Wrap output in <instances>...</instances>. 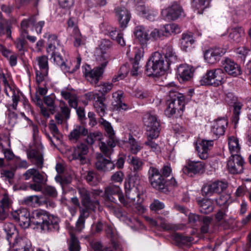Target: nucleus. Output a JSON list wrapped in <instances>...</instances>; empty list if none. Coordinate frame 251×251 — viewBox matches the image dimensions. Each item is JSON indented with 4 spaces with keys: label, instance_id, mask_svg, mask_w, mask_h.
I'll return each mask as SVG.
<instances>
[{
    "label": "nucleus",
    "instance_id": "obj_1",
    "mask_svg": "<svg viewBox=\"0 0 251 251\" xmlns=\"http://www.w3.org/2000/svg\"><path fill=\"white\" fill-rule=\"evenodd\" d=\"M162 51L163 55L156 51L148 60L145 69L147 75L157 77L162 75L171 64L177 61V56L171 45L165 46Z\"/></svg>",
    "mask_w": 251,
    "mask_h": 251
},
{
    "label": "nucleus",
    "instance_id": "obj_2",
    "mask_svg": "<svg viewBox=\"0 0 251 251\" xmlns=\"http://www.w3.org/2000/svg\"><path fill=\"white\" fill-rule=\"evenodd\" d=\"M33 223L42 230L46 231H58L59 229L58 217L49 214L46 211L40 210L33 212Z\"/></svg>",
    "mask_w": 251,
    "mask_h": 251
},
{
    "label": "nucleus",
    "instance_id": "obj_3",
    "mask_svg": "<svg viewBox=\"0 0 251 251\" xmlns=\"http://www.w3.org/2000/svg\"><path fill=\"white\" fill-rule=\"evenodd\" d=\"M138 180L134 179V177H130L127 182L125 184V193L126 198L134 204H136V208L140 212H143L144 207L140 204L143 201L141 198L144 193V189L140 185H135L134 183Z\"/></svg>",
    "mask_w": 251,
    "mask_h": 251
},
{
    "label": "nucleus",
    "instance_id": "obj_4",
    "mask_svg": "<svg viewBox=\"0 0 251 251\" xmlns=\"http://www.w3.org/2000/svg\"><path fill=\"white\" fill-rule=\"evenodd\" d=\"M108 63V59L104 58L100 65L91 69L89 65L84 67L83 74L87 80L92 85L96 86L102 76L104 69Z\"/></svg>",
    "mask_w": 251,
    "mask_h": 251
},
{
    "label": "nucleus",
    "instance_id": "obj_5",
    "mask_svg": "<svg viewBox=\"0 0 251 251\" xmlns=\"http://www.w3.org/2000/svg\"><path fill=\"white\" fill-rule=\"evenodd\" d=\"M143 122L147 126V135L152 138L158 137L160 130V126L155 112H147L143 117Z\"/></svg>",
    "mask_w": 251,
    "mask_h": 251
},
{
    "label": "nucleus",
    "instance_id": "obj_6",
    "mask_svg": "<svg viewBox=\"0 0 251 251\" xmlns=\"http://www.w3.org/2000/svg\"><path fill=\"white\" fill-rule=\"evenodd\" d=\"M148 179L152 188L162 191L167 187V180L161 176L158 169L151 166L148 172Z\"/></svg>",
    "mask_w": 251,
    "mask_h": 251
},
{
    "label": "nucleus",
    "instance_id": "obj_7",
    "mask_svg": "<svg viewBox=\"0 0 251 251\" xmlns=\"http://www.w3.org/2000/svg\"><path fill=\"white\" fill-rule=\"evenodd\" d=\"M224 76L225 73L221 69L210 70L202 76L200 82L202 85L218 86L222 84Z\"/></svg>",
    "mask_w": 251,
    "mask_h": 251
},
{
    "label": "nucleus",
    "instance_id": "obj_8",
    "mask_svg": "<svg viewBox=\"0 0 251 251\" xmlns=\"http://www.w3.org/2000/svg\"><path fill=\"white\" fill-rule=\"evenodd\" d=\"M77 190L80 199L81 204L83 207L80 209H85L90 212V211H95L96 208L100 205V202L97 200L91 199V192L84 187H78Z\"/></svg>",
    "mask_w": 251,
    "mask_h": 251
},
{
    "label": "nucleus",
    "instance_id": "obj_9",
    "mask_svg": "<svg viewBox=\"0 0 251 251\" xmlns=\"http://www.w3.org/2000/svg\"><path fill=\"white\" fill-rule=\"evenodd\" d=\"M48 40L49 44L47 48V51L51 55V58H53L54 61H55L57 57H62L61 53L64 51V47L55 34L49 35Z\"/></svg>",
    "mask_w": 251,
    "mask_h": 251
},
{
    "label": "nucleus",
    "instance_id": "obj_10",
    "mask_svg": "<svg viewBox=\"0 0 251 251\" xmlns=\"http://www.w3.org/2000/svg\"><path fill=\"white\" fill-rule=\"evenodd\" d=\"M227 186L226 182L222 181L206 183L201 189L202 195L210 197L214 194H221L227 188Z\"/></svg>",
    "mask_w": 251,
    "mask_h": 251
},
{
    "label": "nucleus",
    "instance_id": "obj_11",
    "mask_svg": "<svg viewBox=\"0 0 251 251\" xmlns=\"http://www.w3.org/2000/svg\"><path fill=\"white\" fill-rule=\"evenodd\" d=\"M85 97L89 100H94L93 105L96 111L100 117L104 116L106 109V105L103 102L105 100V97L91 92L86 94Z\"/></svg>",
    "mask_w": 251,
    "mask_h": 251
},
{
    "label": "nucleus",
    "instance_id": "obj_12",
    "mask_svg": "<svg viewBox=\"0 0 251 251\" xmlns=\"http://www.w3.org/2000/svg\"><path fill=\"white\" fill-rule=\"evenodd\" d=\"M162 16L168 20L174 21L183 15L182 8L176 2H173L161 12Z\"/></svg>",
    "mask_w": 251,
    "mask_h": 251
},
{
    "label": "nucleus",
    "instance_id": "obj_13",
    "mask_svg": "<svg viewBox=\"0 0 251 251\" xmlns=\"http://www.w3.org/2000/svg\"><path fill=\"white\" fill-rule=\"evenodd\" d=\"M43 147L40 145L38 147L31 149L27 151V156L31 163L37 168L41 169L44 166Z\"/></svg>",
    "mask_w": 251,
    "mask_h": 251
},
{
    "label": "nucleus",
    "instance_id": "obj_14",
    "mask_svg": "<svg viewBox=\"0 0 251 251\" xmlns=\"http://www.w3.org/2000/svg\"><path fill=\"white\" fill-rule=\"evenodd\" d=\"M244 163L243 158L240 155H231L227 163L229 172L232 174L242 173Z\"/></svg>",
    "mask_w": 251,
    "mask_h": 251
},
{
    "label": "nucleus",
    "instance_id": "obj_15",
    "mask_svg": "<svg viewBox=\"0 0 251 251\" xmlns=\"http://www.w3.org/2000/svg\"><path fill=\"white\" fill-rule=\"evenodd\" d=\"M12 217L19 225L24 228L28 227L30 224L29 211L25 208H23L12 212Z\"/></svg>",
    "mask_w": 251,
    "mask_h": 251
},
{
    "label": "nucleus",
    "instance_id": "obj_16",
    "mask_svg": "<svg viewBox=\"0 0 251 251\" xmlns=\"http://www.w3.org/2000/svg\"><path fill=\"white\" fill-rule=\"evenodd\" d=\"M23 177L26 180L32 178L34 183L45 184L47 181V176L43 172H40L37 169L32 168L27 170L24 174Z\"/></svg>",
    "mask_w": 251,
    "mask_h": 251
},
{
    "label": "nucleus",
    "instance_id": "obj_17",
    "mask_svg": "<svg viewBox=\"0 0 251 251\" xmlns=\"http://www.w3.org/2000/svg\"><path fill=\"white\" fill-rule=\"evenodd\" d=\"M226 53L225 49L220 47L209 48L204 52V59L210 64H214Z\"/></svg>",
    "mask_w": 251,
    "mask_h": 251
},
{
    "label": "nucleus",
    "instance_id": "obj_18",
    "mask_svg": "<svg viewBox=\"0 0 251 251\" xmlns=\"http://www.w3.org/2000/svg\"><path fill=\"white\" fill-rule=\"evenodd\" d=\"M88 146L84 143H80L74 148L72 154V159L78 160L80 164H84L87 160L86 155L88 152Z\"/></svg>",
    "mask_w": 251,
    "mask_h": 251
},
{
    "label": "nucleus",
    "instance_id": "obj_19",
    "mask_svg": "<svg viewBox=\"0 0 251 251\" xmlns=\"http://www.w3.org/2000/svg\"><path fill=\"white\" fill-rule=\"evenodd\" d=\"M95 167L99 171L107 172L114 169L115 165L111 160L105 158L100 153L97 156Z\"/></svg>",
    "mask_w": 251,
    "mask_h": 251
},
{
    "label": "nucleus",
    "instance_id": "obj_20",
    "mask_svg": "<svg viewBox=\"0 0 251 251\" xmlns=\"http://www.w3.org/2000/svg\"><path fill=\"white\" fill-rule=\"evenodd\" d=\"M81 60V57L78 56L76 58V64L75 65V67H72L71 63L67 60L65 61L62 57H57L56 59V61L54 62H56L57 65L60 66L61 69L64 73H73L79 68Z\"/></svg>",
    "mask_w": 251,
    "mask_h": 251
},
{
    "label": "nucleus",
    "instance_id": "obj_21",
    "mask_svg": "<svg viewBox=\"0 0 251 251\" xmlns=\"http://www.w3.org/2000/svg\"><path fill=\"white\" fill-rule=\"evenodd\" d=\"M213 144V140H202L199 145L197 146L198 155L201 159L205 160L208 157L209 152L212 148Z\"/></svg>",
    "mask_w": 251,
    "mask_h": 251
},
{
    "label": "nucleus",
    "instance_id": "obj_22",
    "mask_svg": "<svg viewBox=\"0 0 251 251\" xmlns=\"http://www.w3.org/2000/svg\"><path fill=\"white\" fill-rule=\"evenodd\" d=\"M115 12L121 27L126 28L130 19L129 11L124 7H118L115 9Z\"/></svg>",
    "mask_w": 251,
    "mask_h": 251
},
{
    "label": "nucleus",
    "instance_id": "obj_23",
    "mask_svg": "<svg viewBox=\"0 0 251 251\" xmlns=\"http://www.w3.org/2000/svg\"><path fill=\"white\" fill-rule=\"evenodd\" d=\"M223 64L226 72L228 75L236 76L241 74L240 66L232 60L226 58Z\"/></svg>",
    "mask_w": 251,
    "mask_h": 251
},
{
    "label": "nucleus",
    "instance_id": "obj_24",
    "mask_svg": "<svg viewBox=\"0 0 251 251\" xmlns=\"http://www.w3.org/2000/svg\"><path fill=\"white\" fill-rule=\"evenodd\" d=\"M204 164L201 161H194L189 160L187 165L185 166L183 169V173L186 175H189L190 173L196 174L204 170Z\"/></svg>",
    "mask_w": 251,
    "mask_h": 251
},
{
    "label": "nucleus",
    "instance_id": "obj_25",
    "mask_svg": "<svg viewBox=\"0 0 251 251\" xmlns=\"http://www.w3.org/2000/svg\"><path fill=\"white\" fill-rule=\"evenodd\" d=\"M194 69L191 66L181 64L177 69V75L182 81H188L193 76Z\"/></svg>",
    "mask_w": 251,
    "mask_h": 251
},
{
    "label": "nucleus",
    "instance_id": "obj_26",
    "mask_svg": "<svg viewBox=\"0 0 251 251\" xmlns=\"http://www.w3.org/2000/svg\"><path fill=\"white\" fill-rule=\"evenodd\" d=\"M227 124L225 118H219L214 120L211 125V131L216 136L223 135Z\"/></svg>",
    "mask_w": 251,
    "mask_h": 251
},
{
    "label": "nucleus",
    "instance_id": "obj_27",
    "mask_svg": "<svg viewBox=\"0 0 251 251\" xmlns=\"http://www.w3.org/2000/svg\"><path fill=\"white\" fill-rule=\"evenodd\" d=\"M11 200L7 194L2 195L0 200V220H5L8 215L9 209L11 205Z\"/></svg>",
    "mask_w": 251,
    "mask_h": 251
},
{
    "label": "nucleus",
    "instance_id": "obj_28",
    "mask_svg": "<svg viewBox=\"0 0 251 251\" xmlns=\"http://www.w3.org/2000/svg\"><path fill=\"white\" fill-rule=\"evenodd\" d=\"M166 87L168 89V95L169 99L167 100V102L178 101V100H181L185 101V98L182 94L178 93L177 88L175 86L174 83H171L166 85Z\"/></svg>",
    "mask_w": 251,
    "mask_h": 251
},
{
    "label": "nucleus",
    "instance_id": "obj_29",
    "mask_svg": "<svg viewBox=\"0 0 251 251\" xmlns=\"http://www.w3.org/2000/svg\"><path fill=\"white\" fill-rule=\"evenodd\" d=\"M129 163L132 167L133 172L135 173L131 177H134V179L136 180H139L141 175L140 174L138 173V172L142 170L143 162L137 157L132 156L130 159Z\"/></svg>",
    "mask_w": 251,
    "mask_h": 251
},
{
    "label": "nucleus",
    "instance_id": "obj_30",
    "mask_svg": "<svg viewBox=\"0 0 251 251\" xmlns=\"http://www.w3.org/2000/svg\"><path fill=\"white\" fill-rule=\"evenodd\" d=\"M88 133L87 128L82 126L76 125L68 136L70 141L76 143L81 136H85Z\"/></svg>",
    "mask_w": 251,
    "mask_h": 251
},
{
    "label": "nucleus",
    "instance_id": "obj_31",
    "mask_svg": "<svg viewBox=\"0 0 251 251\" xmlns=\"http://www.w3.org/2000/svg\"><path fill=\"white\" fill-rule=\"evenodd\" d=\"M13 251L20 250L28 249L31 248V243L25 237H17L13 243Z\"/></svg>",
    "mask_w": 251,
    "mask_h": 251
},
{
    "label": "nucleus",
    "instance_id": "obj_32",
    "mask_svg": "<svg viewBox=\"0 0 251 251\" xmlns=\"http://www.w3.org/2000/svg\"><path fill=\"white\" fill-rule=\"evenodd\" d=\"M195 40L191 33H184L182 34L180 39L181 49L187 51L191 49Z\"/></svg>",
    "mask_w": 251,
    "mask_h": 251
},
{
    "label": "nucleus",
    "instance_id": "obj_33",
    "mask_svg": "<svg viewBox=\"0 0 251 251\" xmlns=\"http://www.w3.org/2000/svg\"><path fill=\"white\" fill-rule=\"evenodd\" d=\"M134 34L141 45H146L149 39L148 32L143 26H136L134 30Z\"/></svg>",
    "mask_w": 251,
    "mask_h": 251
},
{
    "label": "nucleus",
    "instance_id": "obj_34",
    "mask_svg": "<svg viewBox=\"0 0 251 251\" xmlns=\"http://www.w3.org/2000/svg\"><path fill=\"white\" fill-rule=\"evenodd\" d=\"M143 56V51L141 49H136L135 51L134 58L132 59V68L131 74L132 76H136L138 74V70L140 67V61Z\"/></svg>",
    "mask_w": 251,
    "mask_h": 251
},
{
    "label": "nucleus",
    "instance_id": "obj_35",
    "mask_svg": "<svg viewBox=\"0 0 251 251\" xmlns=\"http://www.w3.org/2000/svg\"><path fill=\"white\" fill-rule=\"evenodd\" d=\"M90 212L85 209H80L79 215L75 223V229L76 231L81 232L85 227L86 219L89 217Z\"/></svg>",
    "mask_w": 251,
    "mask_h": 251
},
{
    "label": "nucleus",
    "instance_id": "obj_36",
    "mask_svg": "<svg viewBox=\"0 0 251 251\" xmlns=\"http://www.w3.org/2000/svg\"><path fill=\"white\" fill-rule=\"evenodd\" d=\"M199 206V211L201 213L208 214L214 210V206L212 201L210 199H203L198 201Z\"/></svg>",
    "mask_w": 251,
    "mask_h": 251
},
{
    "label": "nucleus",
    "instance_id": "obj_37",
    "mask_svg": "<svg viewBox=\"0 0 251 251\" xmlns=\"http://www.w3.org/2000/svg\"><path fill=\"white\" fill-rule=\"evenodd\" d=\"M44 103L47 107L46 110L48 114H53L56 110V106L55 105V96L54 94L46 96L43 99Z\"/></svg>",
    "mask_w": 251,
    "mask_h": 251
},
{
    "label": "nucleus",
    "instance_id": "obj_38",
    "mask_svg": "<svg viewBox=\"0 0 251 251\" xmlns=\"http://www.w3.org/2000/svg\"><path fill=\"white\" fill-rule=\"evenodd\" d=\"M11 26L9 22L4 19L0 14V36L6 34L7 38L11 37Z\"/></svg>",
    "mask_w": 251,
    "mask_h": 251
},
{
    "label": "nucleus",
    "instance_id": "obj_39",
    "mask_svg": "<svg viewBox=\"0 0 251 251\" xmlns=\"http://www.w3.org/2000/svg\"><path fill=\"white\" fill-rule=\"evenodd\" d=\"M122 192L120 187L116 185H109L104 189V196L106 199L114 201L113 195L118 196Z\"/></svg>",
    "mask_w": 251,
    "mask_h": 251
},
{
    "label": "nucleus",
    "instance_id": "obj_40",
    "mask_svg": "<svg viewBox=\"0 0 251 251\" xmlns=\"http://www.w3.org/2000/svg\"><path fill=\"white\" fill-rule=\"evenodd\" d=\"M122 94L115 93L113 94L114 101L112 103L114 109L126 110L128 109V106L125 103L122 102Z\"/></svg>",
    "mask_w": 251,
    "mask_h": 251
},
{
    "label": "nucleus",
    "instance_id": "obj_41",
    "mask_svg": "<svg viewBox=\"0 0 251 251\" xmlns=\"http://www.w3.org/2000/svg\"><path fill=\"white\" fill-rule=\"evenodd\" d=\"M137 10L141 12L144 17L148 20L151 21L155 20L157 16V12L146 7L145 5H139L137 6Z\"/></svg>",
    "mask_w": 251,
    "mask_h": 251
},
{
    "label": "nucleus",
    "instance_id": "obj_42",
    "mask_svg": "<svg viewBox=\"0 0 251 251\" xmlns=\"http://www.w3.org/2000/svg\"><path fill=\"white\" fill-rule=\"evenodd\" d=\"M43 197L42 195L30 196L25 198L23 202L28 206H41L43 205Z\"/></svg>",
    "mask_w": 251,
    "mask_h": 251
},
{
    "label": "nucleus",
    "instance_id": "obj_43",
    "mask_svg": "<svg viewBox=\"0 0 251 251\" xmlns=\"http://www.w3.org/2000/svg\"><path fill=\"white\" fill-rule=\"evenodd\" d=\"M228 147L231 155H239L240 147L237 137L231 136L228 138Z\"/></svg>",
    "mask_w": 251,
    "mask_h": 251
},
{
    "label": "nucleus",
    "instance_id": "obj_44",
    "mask_svg": "<svg viewBox=\"0 0 251 251\" xmlns=\"http://www.w3.org/2000/svg\"><path fill=\"white\" fill-rule=\"evenodd\" d=\"M128 143L129 151L133 154H136L143 149L142 144L137 141L131 134L129 135Z\"/></svg>",
    "mask_w": 251,
    "mask_h": 251
},
{
    "label": "nucleus",
    "instance_id": "obj_45",
    "mask_svg": "<svg viewBox=\"0 0 251 251\" xmlns=\"http://www.w3.org/2000/svg\"><path fill=\"white\" fill-rule=\"evenodd\" d=\"M73 38L74 39V45L75 47H78L85 44L86 37L81 35L77 28H74L73 30Z\"/></svg>",
    "mask_w": 251,
    "mask_h": 251
},
{
    "label": "nucleus",
    "instance_id": "obj_46",
    "mask_svg": "<svg viewBox=\"0 0 251 251\" xmlns=\"http://www.w3.org/2000/svg\"><path fill=\"white\" fill-rule=\"evenodd\" d=\"M244 33V30L241 27H236L231 29L229 34V38L234 42H239Z\"/></svg>",
    "mask_w": 251,
    "mask_h": 251
},
{
    "label": "nucleus",
    "instance_id": "obj_47",
    "mask_svg": "<svg viewBox=\"0 0 251 251\" xmlns=\"http://www.w3.org/2000/svg\"><path fill=\"white\" fill-rule=\"evenodd\" d=\"M165 36H168L173 33L177 34L180 32L179 26L176 24L166 25L164 26Z\"/></svg>",
    "mask_w": 251,
    "mask_h": 251
},
{
    "label": "nucleus",
    "instance_id": "obj_48",
    "mask_svg": "<svg viewBox=\"0 0 251 251\" xmlns=\"http://www.w3.org/2000/svg\"><path fill=\"white\" fill-rule=\"evenodd\" d=\"M84 177L87 183L91 186H96L99 183L96 173L93 171L87 172Z\"/></svg>",
    "mask_w": 251,
    "mask_h": 251
},
{
    "label": "nucleus",
    "instance_id": "obj_49",
    "mask_svg": "<svg viewBox=\"0 0 251 251\" xmlns=\"http://www.w3.org/2000/svg\"><path fill=\"white\" fill-rule=\"evenodd\" d=\"M32 100L39 106L42 115L46 119H48L50 117V115L46 110V107L43 105L41 99L38 95H36L35 97L32 98Z\"/></svg>",
    "mask_w": 251,
    "mask_h": 251
},
{
    "label": "nucleus",
    "instance_id": "obj_50",
    "mask_svg": "<svg viewBox=\"0 0 251 251\" xmlns=\"http://www.w3.org/2000/svg\"><path fill=\"white\" fill-rule=\"evenodd\" d=\"M69 251H80V246L79 241L73 234H71V239L69 242Z\"/></svg>",
    "mask_w": 251,
    "mask_h": 251
},
{
    "label": "nucleus",
    "instance_id": "obj_51",
    "mask_svg": "<svg viewBox=\"0 0 251 251\" xmlns=\"http://www.w3.org/2000/svg\"><path fill=\"white\" fill-rule=\"evenodd\" d=\"M147 140L145 141L144 144L148 146L152 151L156 152H160L161 150L159 146L153 141V139H156V138H152L149 136H147Z\"/></svg>",
    "mask_w": 251,
    "mask_h": 251
},
{
    "label": "nucleus",
    "instance_id": "obj_52",
    "mask_svg": "<svg viewBox=\"0 0 251 251\" xmlns=\"http://www.w3.org/2000/svg\"><path fill=\"white\" fill-rule=\"evenodd\" d=\"M230 196L227 194L221 195L219 198L215 200L216 203L220 206H223L224 209H227L229 204Z\"/></svg>",
    "mask_w": 251,
    "mask_h": 251
},
{
    "label": "nucleus",
    "instance_id": "obj_53",
    "mask_svg": "<svg viewBox=\"0 0 251 251\" xmlns=\"http://www.w3.org/2000/svg\"><path fill=\"white\" fill-rule=\"evenodd\" d=\"M101 138V134L100 132L96 131L90 133L87 138L86 142L90 145H93L96 141H100Z\"/></svg>",
    "mask_w": 251,
    "mask_h": 251
},
{
    "label": "nucleus",
    "instance_id": "obj_54",
    "mask_svg": "<svg viewBox=\"0 0 251 251\" xmlns=\"http://www.w3.org/2000/svg\"><path fill=\"white\" fill-rule=\"evenodd\" d=\"M128 73V69L127 66L125 65L122 66L120 69L118 75L113 77L112 82H115L120 80L123 79L126 77Z\"/></svg>",
    "mask_w": 251,
    "mask_h": 251
},
{
    "label": "nucleus",
    "instance_id": "obj_55",
    "mask_svg": "<svg viewBox=\"0 0 251 251\" xmlns=\"http://www.w3.org/2000/svg\"><path fill=\"white\" fill-rule=\"evenodd\" d=\"M111 47L110 42L109 40H103L100 44L99 46V48L97 49L98 51H100L101 53L102 54L100 58V61H103V59L104 58L107 59L105 56H104V54L106 53V50L109 49Z\"/></svg>",
    "mask_w": 251,
    "mask_h": 251
},
{
    "label": "nucleus",
    "instance_id": "obj_56",
    "mask_svg": "<svg viewBox=\"0 0 251 251\" xmlns=\"http://www.w3.org/2000/svg\"><path fill=\"white\" fill-rule=\"evenodd\" d=\"M36 22L35 16H32L28 20H23L21 23L22 29L25 33H27L26 29L30 25H34Z\"/></svg>",
    "mask_w": 251,
    "mask_h": 251
},
{
    "label": "nucleus",
    "instance_id": "obj_57",
    "mask_svg": "<svg viewBox=\"0 0 251 251\" xmlns=\"http://www.w3.org/2000/svg\"><path fill=\"white\" fill-rule=\"evenodd\" d=\"M201 221H202L201 232L203 233L208 232L209 227L211 223L212 218L208 216H203Z\"/></svg>",
    "mask_w": 251,
    "mask_h": 251
},
{
    "label": "nucleus",
    "instance_id": "obj_58",
    "mask_svg": "<svg viewBox=\"0 0 251 251\" xmlns=\"http://www.w3.org/2000/svg\"><path fill=\"white\" fill-rule=\"evenodd\" d=\"M124 174L121 171H118L113 173L110 177V180L114 183L121 184L124 178Z\"/></svg>",
    "mask_w": 251,
    "mask_h": 251
},
{
    "label": "nucleus",
    "instance_id": "obj_59",
    "mask_svg": "<svg viewBox=\"0 0 251 251\" xmlns=\"http://www.w3.org/2000/svg\"><path fill=\"white\" fill-rule=\"evenodd\" d=\"M158 225L165 230H171L174 228L173 225L169 223L166 219L161 216L158 217Z\"/></svg>",
    "mask_w": 251,
    "mask_h": 251
},
{
    "label": "nucleus",
    "instance_id": "obj_60",
    "mask_svg": "<svg viewBox=\"0 0 251 251\" xmlns=\"http://www.w3.org/2000/svg\"><path fill=\"white\" fill-rule=\"evenodd\" d=\"M101 120L102 121H100V123L103 126L106 133L107 136L114 135V131L110 123L104 120L102 118L101 119Z\"/></svg>",
    "mask_w": 251,
    "mask_h": 251
},
{
    "label": "nucleus",
    "instance_id": "obj_61",
    "mask_svg": "<svg viewBox=\"0 0 251 251\" xmlns=\"http://www.w3.org/2000/svg\"><path fill=\"white\" fill-rule=\"evenodd\" d=\"M14 173L12 171L2 170L1 172V177L5 180H7L10 184H13Z\"/></svg>",
    "mask_w": 251,
    "mask_h": 251
},
{
    "label": "nucleus",
    "instance_id": "obj_62",
    "mask_svg": "<svg viewBox=\"0 0 251 251\" xmlns=\"http://www.w3.org/2000/svg\"><path fill=\"white\" fill-rule=\"evenodd\" d=\"M174 239L182 244H185L192 241L191 237L184 236L179 233H176L174 235Z\"/></svg>",
    "mask_w": 251,
    "mask_h": 251
},
{
    "label": "nucleus",
    "instance_id": "obj_63",
    "mask_svg": "<svg viewBox=\"0 0 251 251\" xmlns=\"http://www.w3.org/2000/svg\"><path fill=\"white\" fill-rule=\"evenodd\" d=\"M113 86V85L112 83L109 82L103 83L99 85V87L100 89H99V91L101 93V96L104 97L106 94L111 90Z\"/></svg>",
    "mask_w": 251,
    "mask_h": 251
},
{
    "label": "nucleus",
    "instance_id": "obj_64",
    "mask_svg": "<svg viewBox=\"0 0 251 251\" xmlns=\"http://www.w3.org/2000/svg\"><path fill=\"white\" fill-rule=\"evenodd\" d=\"M194 6L197 9L204 10L209 5V0H193Z\"/></svg>",
    "mask_w": 251,
    "mask_h": 251
}]
</instances>
